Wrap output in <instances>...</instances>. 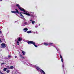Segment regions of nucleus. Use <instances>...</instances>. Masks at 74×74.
I'll use <instances>...</instances> for the list:
<instances>
[{
	"label": "nucleus",
	"instance_id": "nucleus-1",
	"mask_svg": "<svg viewBox=\"0 0 74 74\" xmlns=\"http://www.w3.org/2000/svg\"><path fill=\"white\" fill-rule=\"evenodd\" d=\"M22 38L21 37H19L17 38V40L16 41V43L17 44V45H19V42L20 41H22Z\"/></svg>",
	"mask_w": 74,
	"mask_h": 74
},
{
	"label": "nucleus",
	"instance_id": "nucleus-2",
	"mask_svg": "<svg viewBox=\"0 0 74 74\" xmlns=\"http://www.w3.org/2000/svg\"><path fill=\"white\" fill-rule=\"evenodd\" d=\"M27 42L28 44H32L34 45L35 47H37V46L35 45V42H33V41H28Z\"/></svg>",
	"mask_w": 74,
	"mask_h": 74
},
{
	"label": "nucleus",
	"instance_id": "nucleus-3",
	"mask_svg": "<svg viewBox=\"0 0 74 74\" xmlns=\"http://www.w3.org/2000/svg\"><path fill=\"white\" fill-rule=\"evenodd\" d=\"M16 6L18 7V9L19 10H21L22 11H23V12H25V10H24L23 8H22L20 7V6L19 5V4H16Z\"/></svg>",
	"mask_w": 74,
	"mask_h": 74
},
{
	"label": "nucleus",
	"instance_id": "nucleus-4",
	"mask_svg": "<svg viewBox=\"0 0 74 74\" xmlns=\"http://www.w3.org/2000/svg\"><path fill=\"white\" fill-rule=\"evenodd\" d=\"M5 47V44L2 43L1 44V48H4Z\"/></svg>",
	"mask_w": 74,
	"mask_h": 74
},
{
	"label": "nucleus",
	"instance_id": "nucleus-5",
	"mask_svg": "<svg viewBox=\"0 0 74 74\" xmlns=\"http://www.w3.org/2000/svg\"><path fill=\"white\" fill-rule=\"evenodd\" d=\"M44 45H46V46H47V45H51L52 44H53V43H49L48 44H47V43H44Z\"/></svg>",
	"mask_w": 74,
	"mask_h": 74
},
{
	"label": "nucleus",
	"instance_id": "nucleus-6",
	"mask_svg": "<svg viewBox=\"0 0 74 74\" xmlns=\"http://www.w3.org/2000/svg\"><path fill=\"white\" fill-rule=\"evenodd\" d=\"M40 73H41V72H42V73H43V74H45V73L44 71L42 69H40Z\"/></svg>",
	"mask_w": 74,
	"mask_h": 74
},
{
	"label": "nucleus",
	"instance_id": "nucleus-7",
	"mask_svg": "<svg viewBox=\"0 0 74 74\" xmlns=\"http://www.w3.org/2000/svg\"><path fill=\"white\" fill-rule=\"evenodd\" d=\"M23 14H25V15H27L28 16H30V14L28 13L27 12L23 13Z\"/></svg>",
	"mask_w": 74,
	"mask_h": 74
},
{
	"label": "nucleus",
	"instance_id": "nucleus-8",
	"mask_svg": "<svg viewBox=\"0 0 74 74\" xmlns=\"http://www.w3.org/2000/svg\"><path fill=\"white\" fill-rule=\"evenodd\" d=\"M28 30V29L27 28H25L23 29V30L25 32H27V30Z\"/></svg>",
	"mask_w": 74,
	"mask_h": 74
},
{
	"label": "nucleus",
	"instance_id": "nucleus-9",
	"mask_svg": "<svg viewBox=\"0 0 74 74\" xmlns=\"http://www.w3.org/2000/svg\"><path fill=\"white\" fill-rule=\"evenodd\" d=\"M36 69L38 70H39L40 71V70H41V69H40V68H39V67H38V66L36 67Z\"/></svg>",
	"mask_w": 74,
	"mask_h": 74
},
{
	"label": "nucleus",
	"instance_id": "nucleus-10",
	"mask_svg": "<svg viewBox=\"0 0 74 74\" xmlns=\"http://www.w3.org/2000/svg\"><path fill=\"white\" fill-rule=\"evenodd\" d=\"M19 56L20 57H21L22 59H25V58L23 57V56H22L21 54H20V55H19Z\"/></svg>",
	"mask_w": 74,
	"mask_h": 74
},
{
	"label": "nucleus",
	"instance_id": "nucleus-11",
	"mask_svg": "<svg viewBox=\"0 0 74 74\" xmlns=\"http://www.w3.org/2000/svg\"><path fill=\"white\" fill-rule=\"evenodd\" d=\"M15 10L16 13H17V14H19V11H18V9H16Z\"/></svg>",
	"mask_w": 74,
	"mask_h": 74
},
{
	"label": "nucleus",
	"instance_id": "nucleus-12",
	"mask_svg": "<svg viewBox=\"0 0 74 74\" xmlns=\"http://www.w3.org/2000/svg\"><path fill=\"white\" fill-rule=\"evenodd\" d=\"M22 53L23 54V55H25V54L26 53H25V52L23 51H22Z\"/></svg>",
	"mask_w": 74,
	"mask_h": 74
},
{
	"label": "nucleus",
	"instance_id": "nucleus-13",
	"mask_svg": "<svg viewBox=\"0 0 74 74\" xmlns=\"http://www.w3.org/2000/svg\"><path fill=\"white\" fill-rule=\"evenodd\" d=\"M11 12H12V13H16V11H12Z\"/></svg>",
	"mask_w": 74,
	"mask_h": 74
},
{
	"label": "nucleus",
	"instance_id": "nucleus-14",
	"mask_svg": "<svg viewBox=\"0 0 74 74\" xmlns=\"http://www.w3.org/2000/svg\"><path fill=\"white\" fill-rule=\"evenodd\" d=\"M20 16H22V18H24V17L23 16V15H22L20 13Z\"/></svg>",
	"mask_w": 74,
	"mask_h": 74
},
{
	"label": "nucleus",
	"instance_id": "nucleus-15",
	"mask_svg": "<svg viewBox=\"0 0 74 74\" xmlns=\"http://www.w3.org/2000/svg\"><path fill=\"white\" fill-rule=\"evenodd\" d=\"M6 70H7V68H5L4 69L3 71H6Z\"/></svg>",
	"mask_w": 74,
	"mask_h": 74
},
{
	"label": "nucleus",
	"instance_id": "nucleus-16",
	"mask_svg": "<svg viewBox=\"0 0 74 74\" xmlns=\"http://www.w3.org/2000/svg\"><path fill=\"white\" fill-rule=\"evenodd\" d=\"M35 23V21H32V23L33 24V25H34V23Z\"/></svg>",
	"mask_w": 74,
	"mask_h": 74
},
{
	"label": "nucleus",
	"instance_id": "nucleus-17",
	"mask_svg": "<svg viewBox=\"0 0 74 74\" xmlns=\"http://www.w3.org/2000/svg\"><path fill=\"white\" fill-rule=\"evenodd\" d=\"M10 69H14V67L12 66H10Z\"/></svg>",
	"mask_w": 74,
	"mask_h": 74
},
{
	"label": "nucleus",
	"instance_id": "nucleus-18",
	"mask_svg": "<svg viewBox=\"0 0 74 74\" xmlns=\"http://www.w3.org/2000/svg\"><path fill=\"white\" fill-rule=\"evenodd\" d=\"M6 72L7 73H10V70H8L6 71Z\"/></svg>",
	"mask_w": 74,
	"mask_h": 74
},
{
	"label": "nucleus",
	"instance_id": "nucleus-19",
	"mask_svg": "<svg viewBox=\"0 0 74 74\" xmlns=\"http://www.w3.org/2000/svg\"><path fill=\"white\" fill-rule=\"evenodd\" d=\"M27 33H31V31H27Z\"/></svg>",
	"mask_w": 74,
	"mask_h": 74
},
{
	"label": "nucleus",
	"instance_id": "nucleus-20",
	"mask_svg": "<svg viewBox=\"0 0 74 74\" xmlns=\"http://www.w3.org/2000/svg\"><path fill=\"white\" fill-rule=\"evenodd\" d=\"M8 58H10L11 57V56L8 55Z\"/></svg>",
	"mask_w": 74,
	"mask_h": 74
},
{
	"label": "nucleus",
	"instance_id": "nucleus-21",
	"mask_svg": "<svg viewBox=\"0 0 74 74\" xmlns=\"http://www.w3.org/2000/svg\"><path fill=\"white\" fill-rule=\"evenodd\" d=\"M60 58H61V59H62L63 58H62V56L61 55H60Z\"/></svg>",
	"mask_w": 74,
	"mask_h": 74
},
{
	"label": "nucleus",
	"instance_id": "nucleus-22",
	"mask_svg": "<svg viewBox=\"0 0 74 74\" xmlns=\"http://www.w3.org/2000/svg\"><path fill=\"white\" fill-rule=\"evenodd\" d=\"M5 64V63H2L1 64V66H2L3 64Z\"/></svg>",
	"mask_w": 74,
	"mask_h": 74
},
{
	"label": "nucleus",
	"instance_id": "nucleus-23",
	"mask_svg": "<svg viewBox=\"0 0 74 74\" xmlns=\"http://www.w3.org/2000/svg\"><path fill=\"white\" fill-rule=\"evenodd\" d=\"M61 61H62V62H63V58H61Z\"/></svg>",
	"mask_w": 74,
	"mask_h": 74
},
{
	"label": "nucleus",
	"instance_id": "nucleus-24",
	"mask_svg": "<svg viewBox=\"0 0 74 74\" xmlns=\"http://www.w3.org/2000/svg\"><path fill=\"white\" fill-rule=\"evenodd\" d=\"M1 42H2V41L0 39V43H1Z\"/></svg>",
	"mask_w": 74,
	"mask_h": 74
},
{
	"label": "nucleus",
	"instance_id": "nucleus-25",
	"mask_svg": "<svg viewBox=\"0 0 74 74\" xmlns=\"http://www.w3.org/2000/svg\"><path fill=\"white\" fill-rule=\"evenodd\" d=\"M1 74H4V73H2V72H1Z\"/></svg>",
	"mask_w": 74,
	"mask_h": 74
},
{
	"label": "nucleus",
	"instance_id": "nucleus-26",
	"mask_svg": "<svg viewBox=\"0 0 74 74\" xmlns=\"http://www.w3.org/2000/svg\"><path fill=\"white\" fill-rule=\"evenodd\" d=\"M26 23H27V22H25L24 23L25 24H26Z\"/></svg>",
	"mask_w": 74,
	"mask_h": 74
},
{
	"label": "nucleus",
	"instance_id": "nucleus-27",
	"mask_svg": "<svg viewBox=\"0 0 74 74\" xmlns=\"http://www.w3.org/2000/svg\"><path fill=\"white\" fill-rule=\"evenodd\" d=\"M17 58V56H15V58Z\"/></svg>",
	"mask_w": 74,
	"mask_h": 74
},
{
	"label": "nucleus",
	"instance_id": "nucleus-28",
	"mask_svg": "<svg viewBox=\"0 0 74 74\" xmlns=\"http://www.w3.org/2000/svg\"><path fill=\"white\" fill-rule=\"evenodd\" d=\"M36 34H38V33H37V32H36Z\"/></svg>",
	"mask_w": 74,
	"mask_h": 74
},
{
	"label": "nucleus",
	"instance_id": "nucleus-29",
	"mask_svg": "<svg viewBox=\"0 0 74 74\" xmlns=\"http://www.w3.org/2000/svg\"><path fill=\"white\" fill-rule=\"evenodd\" d=\"M23 19L25 21H26V20L25 18H23Z\"/></svg>",
	"mask_w": 74,
	"mask_h": 74
},
{
	"label": "nucleus",
	"instance_id": "nucleus-30",
	"mask_svg": "<svg viewBox=\"0 0 74 74\" xmlns=\"http://www.w3.org/2000/svg\"><path fill=\"white\" fill-rule=\"evenodd\" d=\"M62 67H64V65H63Z\"/></svg>",
	"mask_w": 74,
	"mask_h": 74
},
{
	"label": "nucleus",
	"instance_id": "nucleus-31",
	"mask_svg": "<svg viewBox=\"0 0 74 74\" xmlns=\"http://www.w3.org/2000/svg\"><path fill=\"white\" fill-rule=\"evenodd\" d=\"M30 21L31 22H32V20H30Z\"/></svg>",
	"mask_w": 74,
	"mask_h": 74
},
{
	"label": "nucleus",
	"instance_id": "nucleus-32",
	"mask_svg": "<svg viewBox=\"0 0 74 74\" xmlns=\"http://www.w3.org/2000/svg\"><path fill=\"white\" fill-rule=\"evenodd\" d=\"M0 33L1 34V31H0Z\"/></svg>",
	"mask_w": 74,
	"mask_h": 74
},
{
	"label": "nucleus",
	"instance_id": "nucleus-33",
	"mask_svg": "<svg viewBox=\"0 0 74 74\" xmlns=\"http://www.w3.org/2000/svg\"><path fill=\"white\" fill-rule=\"evenodd\" d=\"M1 73V71H0V73Z\"/></svg>",
	"mask_w": 74,
	"mask_h": 74
},
{
	"label": "nucleus",
	"instance_id": "nucleus-34",
	"mask_svg": "<svg viewBox=\"0 0 74 74\" xmlns=\"http://www.w3.org/2000/svg\"><path fill=\"white\" fill-rule=\"evenodd\" d=\"M31 16H33V15H32Z\"/></svg>",
	"mask_w": 74,
	"mask_h": 74
},
{
	"label": "nucleus",
	"instance_id": "nucleus-35",
	"mask_svg": "<svg viewBox=\"0 0 74 74\" xmlns=\"http://www.w3.org/2000/svg\"><path fill=\"white\" fill-rule=\"evenodd\" d=\"M0 1H2V0H0Z\"/></svg>",
	"mask_w": 74,
	"mask_h": 74
},
{
	"label": "nucleus",
	"instance_id": "nucleus-36",
	"mask_svg": "<svg viewBox=\"0 0 74 74\" xmlns=\"http://www.w3.org/2000/svg\"><path fill=\"white\" fill-rule=\"evenodd\" d=\"M36 26H36V27H36Z\"/></svg>",
	"mask_w": 74,
	"mask_h": 74
},
{
	"label": "nucleus",
	"instance_id": "nucleus-37",
	"mask_svg": "<svg viewBox=\"0 0 74 74\" xmlns=\"http://www.w3.org/2000/svg\"><path fill=\"white\" fill-rule=\"evenodd\" d=\"M16 41V40H15V41Z\"/></svg>",
	"mask_w": 74,
	"mask_h": 74
},
{
	"label": "nucleus",
	"instance_id": "nucleus-38",
	"mask_svg": "<svg viewBox=\"0 0 74 74\" xmlns=\"http://www.w3.org/2000/svg\"><path fill=\"white\" fill-rule=\"evenodd\" d=\"M33 33H35V32H34Z\"/></svg>",
	"mask_w": 74,
	"mask_h": 74
},
{
	"label": "nucleus",
	"instance_id": "nucleus-39",
	"mask_svg": "<svg viewBox=\"0 0 74 74\" xmlns=\"http://www.w3.org/2000/svg\"><path fill=\"white\" fill-rule=\"evenodd\" d=\"M57 49V51H58V49Z\"/></svg>",
	"mask_w": 74,
	"mask_h": 74
}]
</instances>
